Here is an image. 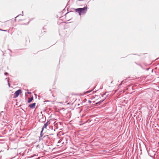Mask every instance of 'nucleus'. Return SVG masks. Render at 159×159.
I'll list each match as a JSON object with an SVG mask.
<instances>
[{"label":"nucleus","instance_id":"obj_1","mask_svg":"<svg viewBox=\"0 0 159 159\" xmlns=\"http://www.w3.org/2000/svg\"><path fill=\"white\" fill-rule=\"evenodd\" d=\"M23 20H24L23 16L21 15H19L15 18V20L17 22H19ZM30 22V21L29 19H26L24 20L23 22L21 25H27L29 24Z\"/></svg>","mask_w":159,"mask_h":159},{"label":"nucleus","instance_id":"obj_6","mask_svg":"<svg viewBox=\"0 0 159 159\" xmlns=\"http://www.w3.org/2000/svg\"><path fill=\"white\" fill-rule=\"evenodd\" d=\"M33 99V97H32L30 98H29L28 100V103L32 101V100Z\"/></svg>","mask_w":159,"mask_h":159},{"label":"nucleus","instance_id":"obj_13","mask_svg":"<svg viewBox=\"0 0 159 159\" xmlns=\"http://www.w3.org/2000/svg\"><path fill=\"white\" fill-rule=\"evenodd\" d=\"M158 144L159 145V142L158 143Z\"/></svg>","mask_w":159,"mask_h":159},{"label":"nucleus","instance_id":"obj_3","mask_svg":"<svg viewBox=\"0 0 159 159\" xmlns=\"http://www.w3.org/2000/svg\"><path fill=\"white\" fill-rule=\"evenodd\" d=\"M22 93V91L20 89H19L16 91L14 95V98H16L18 97L20 94Z\"/></svg>","mask_w":159,"mask_h":159},{"label":"nucleus","instance_id":"obj_11","mask_svg":"<svg viewBox=\"0 0 159 159\" xmlns=\"http://www.w3.org/2000/svg\"><path fill=\"white\" fill-rule=\"evenodd\" d=\"M4 31H6V32L7 31V30H4Z\"/></svg>","mask_w":159,"mask_h":159},{"label":"nucleus","instance_id":"obj_4","mask_svg":"<svg viewBox=\"0 0 159 159\" xmlns=\"http://www.w3.org/2000/svg\"><path fill=\"white\" fill-rule=\"evenodd\" d=\"M49 124H50V123H49L48 122H47L44 124L43 126V128H42V130L41 131V133L43 132L44 129V128L46 129L47 126L48 125H49Z\"/></svg>","mask_w":159,"mask_h":159},{"label":"nucleus","instance_id":"obj_2","mask_svg":"<svg viewBox=\"0 0 159 159\" xmlns=\"http://www.w3.org/2000/svg\"><path fill=\"white\" fill-rule=\"evenodd\" d=\"M87 9V7H84L83 8H79L75 9V11L78 12L79 15H80L81 14H83L85 13Z\"/></svg>","mask_w":159,"mask_h":159},{"label":"nucleus","instance_id":"obj_9","mask_svg":"<svg viewBox=\"0 0 159 159\" xmlns=\"http://www.w3.org/2000/svg\"><path fill=\"white\" fill-rule=\"evenodd\" d=\"M27 93L28 94H30L31 93L30 92H27Z\"/></svg>","mask_w":159,"mask_h":159},{"label":"nucleus","instance_id":"obj_7","mask_svg":"<svg viewBox=\"0 0 159 159\" xmlns=\"http://www.w3.org/2000/svg\"><path fill=\"white\" fill-rule=\"evenodd\" d=\"M91 91H88L87 92H86L85 93H89Z\"/></svg>","mask_w":159,"mask_h":159},{"label":"nucleus","instance_id":"obj_5","mask_svg":"<svg viewBox=\"0 0 159 159\" xmlns=\"http://www.w3.org/2000/svg\"><path fill=\"white\" fill-rule=\"evenodd\" d=\"M36 103H35L30 104L29 105V107L30 108L33 109L35 107Z\"/></svg>","mask_w":159,"mask_h":159},{"label":"nucleus","instance_id":"obj_8","mask_svg":"<svg viewBox=\"0 0 159 159\" xmlns=\"http://www.w3.org/2000/svg\"><path fill=\"white\" fill-rule=\"evenodd\" d=\"M5 74V75H6L8 74V73L7 72H6Z\"/></svg>","mask_w":159,"mask_h":159},{"label":"nucleus","instance_id":"obj_10","mask_svg":"<svg viewBox=\"0 0 159 159\" xmlns=\"http://www.w3.org/2000/svg\"><path fill=\"white\" fill-rule=\"evenodd\" d=\"M8 84H9V87H10V84H9V83H8Z\"/></svg>","mask_w":159,"mask_h":159},{"label":"nucleus","instance_id":"obj_12","mask_svg":"<svg viewBox=\"0 0 159 159\" xmlns=\"http://www.w3.org/2000/svg\"><path fill=\"white\" fill-rule=\"evenodd\" d=\"M89 102H91V101H89Z\"/></svg>","mask_w":159,"mask_h":159}]
</instances>
